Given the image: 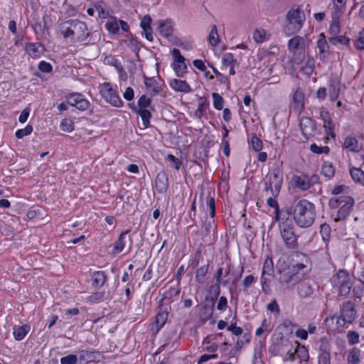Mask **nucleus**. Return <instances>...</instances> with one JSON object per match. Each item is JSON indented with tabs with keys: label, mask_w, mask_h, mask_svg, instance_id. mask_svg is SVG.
Instances as JSON below:
<instances>
[{
	"label": "nucleus",
	"mask_w": 364,
	"mask_h": 364,
	"mask_svg": "<svg viewBox=\"0 0 364 364\" xmlns=\"http://www.w3.org/2000/svg\"><path fill=\"white\" fill-rule=\"evenodd\" d=\"M33 127L30 124H28L25 128L18 129L15 133V136L17 139H22L23 136L31 134L33 132Z\"/></svg>",
	"instance_id": "57"
},
{
	"label": "nucleus",
	"mask_w": 364,
	"mask_h": 364,
	"mask_svg": "<svg viewBox=\"0 0 364 364\" xmlns=\"http://www.w3.org/2000/svg\"><path fill=\"white\" fill-rule=\"evenodd\" d=\"M288 48L289 51L292 52L294 54L299 52V54H301L304 56L305 49L304 39L299 36H296L291 38L289 40Z\"/></svg>",
	"instance_id": "15"
},
{
	"label": "nucleus",
	"mask_w": 364,
	"mask_h": 364,
	"mask_svg": "<svg viewBox=\"0 0 364 364\" xmlns=\"http://www.w3.org/2000/svg\"><path fill=\"white\" fill-rule=\"evenodd\" d=\"M360 350L356 347L353 348L347 357L348 364H359L360 362Z\"/></svg>",
	"instance_id": "35"
},
{
	"label": "nucleus",
	"mask_w": 364,
	"mask_h": 364,
	"mask_svg": "<svg viewBox=\"0 0 364 364\" xmlns=\"http://www.w3.org/2000/svg\"><path fill=\"white\" fill-rule=\"evenodd\" d=\"M287 20L289 24L293 26L294 30L295 31H299L302 26L300 9H296L289 11L287 14Z\"/></svg>",
	"instance_id": "16"
},
{
	"label": "nucleus",
	"mask_w": 364,
	"mask_h": 364,
	"mask_svg": "<svg viewBox=\"0 0 364 364\" xmlns=\"http://www.w3.org/2000/svg\"><path fill=\"white\" fill-rule=\"evenodd\" d=\"M321 38L317 41V47L319 50V59L322 62L327 60L329 55V46L325 38L323 33H321Z\"/></svg>",
	"instance_id": "20"
},
{
	"label": "nucleus",
	"mask_w": 364,
	"mask_h": 364,
	"mask_svg": "<svg viewBox=\"0 0 364 364\" xmlns=\"http://www.w3.org/2000/svg\"><path fill=\"white\" fill-rule=\"evenodd\" d=\"M293 218L297 226L306 228L312 225L316 218V208L313 203L301 199L292 208Z\"/></svg>",
	"instance_id": "2"
},
{
	"label": "nucleus",
	"mask_w": 364,
	"mask_h": 364,
	"mask_svg": "<svg viewBox=\"0 0 364 364\" xmlns=\"http://www.w3.org/2000/svg\"><path fill=\"white\" fill-rule=\"evenodd\" d=\"M181 293V288L179 287L178 282L176 287H170L168 290H166L163 294L162 298L160 302H162L164 300H168L169 302H171L172 300L178 296Z\"/></svg>",
	"instance_id": "30"
},
{
	"label": "nucleus",
	"mask_w": 364,
	"mask_h": 364,
	"mask_svg": "<svg viewBox=\"0 0 364 364\" xmlns=\"http://www.w3.org/2000/svg\"><path fill=\"white\" fill-rule=\"evenodd\" d=\"M31 330L29 324H23L21 326H14V337L16 341H21L28 334Z\"/></svg>",
	"instance_id": "28"
},
{
	"label": "nucleus",
	"mask_w": 364,
	"mask_h": 364,
	"mask_svg": "<svg viewBox=\"0 0 364 364\" xmlns=\"http://www.w3.org/2000/svg\"><path fill=\"white\" fill-rule=\"evenodd\" d=\"M341 16H338L337 14H333L332 22L329 27V33L333 36H336L340 32V22L339 18Z\"/></svg>",
	"instance_id": "40"
},
{
	"label": "nucleus",
	"mask_w": 364,
	"mask_h": 364,
	"mask_svg": "<svg viewBox=\"0 0 364 364\" xmlns=\"http://www.w3.org/2000/svg\"><path fill=\"white\" fill-rule=\"evenodd\" d=\"M212 97L213 100V107L215 109L218 110H221L223 107L224 100L223 98L217 92H213Z\"/></svg>",
	"instance_id": "55"
},
{
	"label": "nucleus",
	"mask_w": 364,
	"mask_h": 364,
	"mask_svg": "<svg viewBox=\"0 0 364 364\" xmlns=\"http://www.w3.org/2000/svg\"><path fill=\"white\" fill-rule=\"evenodd\" d=\"M151 102V100L147 97L145 95H142L138 100V107L139 110L146 109V108L149 107Z\"/></svg>",
	"instance_id": "59"
},
{
	"label": "nucleus",
	"mask_w": 364,
	"mask_h": 364,
	"mask_svg": "<svg viewBox=\"0 0 364 364\" xmlns=\"http://www.w3.org/2000/svg\"><path fill=\"white\" fill-rule=\"evenodd\" d=\"M296 344V348L294 353L301 361H308L309 351L304 346H301L297 341L294 342Z\"/></svg>",
	"instance_id": "34"
},
{
	"label": "nucleus",
	"mask_w": 364,
	"mask_h": 364,
	"mask_svg": "<svg viewBox=\"0 0 364 364\" xmlns=\"http://www.w3.org/2000/svg\"><path fill=\"white\" fill-rule=\"evenodd\" d=\"M350 173L352 179L355 183H360L364 180V172L358 168H351L350 169Z\"/></svg>",
	"instance_id": "44"
},
{
	"label": "nucleus",
	"mask_w": 364,
	"mask_h": 364,
	"mask_svg": "<svg viewBox=\"0 0 364 364\" xmlns=\"http://www.w3.org/2000/svg\"><path fill=\"white\" fill-rule=\"evenodd\" d=\"M257 281V279L252 274L246 276L242 281V291L245 294H249L248 289Z\"/></svg>",
	"instance_id": "47"
},
{
	"label": "nucleus",
	"mask_w": 364,
	"mask_h": 364,
	"mask_svg": "<svg viewBox=\"0 0 364 364\" xmlns=\"http://www.w3.org/2000/svg\"><path fill=\"white\" fill-rule=\"evenodd\" d=\"M328 41L332 45L341 44L342 46H348L350 44V38L345 36H334L328 38Z\"/></svg>",
	"instance_id": "42"
},
{
	"label": "nucleus",
	"mask_w": 364,
	"mask_h": 364,
	"mask_svg": "<svg viewBox=\"0 0 364 364\" xmlns=\"http://www.w3.org/2000/svg\"><path fill=\"white\" fill-rule=\"evenodd\" d=\"M282 183V164H277L272 171L266 176L264 191H270L272 197H277L279 194Z\"/></svg>",
	"instance_id": "6"
},
{
	"label": "nucleus",
	"mask_w": 364,
	"mask_h": 364,
	"mask_svg": "<svg viewBox=\"0 0 364 364\" xmlns=\"http://www.w3.org/2000/svg\"><path fill=\"white\" fill-rule=\"evenodd\" d=\"M208 41L209 43L213 46H216L218 45L219 36L217 31V27L215 25L213 26L208 36Z\"/></svg>",
	"instance_id": "50"
},
{
	"label": "nucleus",
	"mask_w": 364,
	"mask_h": 364,
	"mask_svg": "<svg viewBox=\"0 0 364 364\" xmlns=\"http://www.w3.org/2000/svg\"><path fill=\"white\" fill-rule=\"evenodd\" d=\"M288 343V340H282L281 344H279V343H274L269 347V352L273 355H277L280 353V351L282 350L281 346H287Z\"/></svg>",
	"instance_id": "52"
},
{
	"label": "nucleus",
	"mask_w": 364,
	"mask_h": 364,
	"mask_svg": "<svg viewBox=\"0 0 364 364\" xmlns=\"http://www.w3.org/2000/svg\"><path fill=\"white\" fill-rule=\"evenodd\" d=\"M171 55L173 58V62L172 64L173 68L176 73V75L179 77H184L187 73V65L186 64V59L181 55L180 50L178 48H173L171 50Z\"/></svg>",
	"instance_id": "10"
},
{
	"label": "nucleus",
	"mask_w": 364,
	"mask_h": 364,
	"mask_svg": "<svg viewBox=\"0 0 364 364\" xmlns=\"http://www.w3.org/2000/svg\"><path fill=\"white\" fill-rule=\"evenodd\" d=\"M209 269V263L203 265L196 270V281L200 284L205 282V276L208 274Z\"/></svg>",
	"instance_id": "38"
},
{
	"label": "nucleus",
	"mask_w": 364,
	"mask_h": 364,
	"mask_svg": "<svg viewBox=\"0 0 364 364\" xmlns=\"http://www.w3.org/2000/svg\"><path fill=\"white\" fill-rule=\"evenodd\" d=\"M77 104L76 105V108L80 111H85L87 109L90 107V102L86 100L82 95H80V97Z\"/></svg>",
	"instance_id": "60"
},
{
	"label": "nucleus",
	"mask_w": 364,
	"mask_h": 364,
	"mask_svg": "<svg viewBox=\"0 0 364 364\" xmlns=\"http://www.w3.org/2000/svg\"><path fill=\"white\" fill-rule=\"evenodd\" d=\"M300 255L304 257L301 262L278 268L277 281L285 289H293L311 271L309 258L301 253Z\"/></svg>",
	"instance_id": "1"
},
{
	"label": "nucleus",
	"mask_w": 364,
	"mask_h": 364,
	"mask_svg": "<svg viewBox=\"0 0 364 364\" xmlns=\"http://www.w3.org/2000/svg\"><path fill=\"white\" fill-rule=\"evenodd\" d=\"M343 148L353 152H358L362 149V146L359 144L355 136H348L344 139Z\"/></svg>",
	"instance_id": "22"
},
{
	"label": "nucleus",
	"mask_w": 364,
	"mask_h": 364,
	"mask_svg": "<svg viewBox=\"0 0 364 364\" xmlns=\"http://www.w3.org/2000/svg\"><path fill=\"white\" fill-rule=\"evenodd\" d=\"M60 33L65 38H71L74 42H83L90 36L87 24L78 19H69L60 26Z\"/></svg>",
	"instance_id": "3"
},
{
	"label": "nucleus",
	"mask_w": 364,
	"mask_h": 364,
	"mask_svg": "<svg viewBox=\"0 0 364 364\" xmlns=\"http://www.w3.org/2000/svg\"><path fill=\"white\" fill-rule=\"evenodd\" d=\"M355 200L349 196H341L332 198L328 201V207L331 209L338 208L337 213L333 217L335 222L345 220L353 210Z\"/></svg>",
	"instance_id": "5"
},
{
	"label": "nucleus",
	"mask_w": 364,
	"mask_h": 364,
	"mask_svg": "<svg viewBox=\"0 0 364 364\" xmlns=\"http://www.w3.org/2000/svg\"><path fill=\"white\" fill-rule=\"evenodd\" d=\"M320 233L323 240L326 242V247L327 248L328 244L331 239V228L326 224L323 223L320 227Z\"/></svg>",
	"instance_id": "43"
},
{
	"label": "nucleus",
	"mask_w": 364,
	"mask_h": 364,
	"mask_svg": "<svg viewBox=\"0 0 364 364\" xmlns=\"http://www.w3.org/2000/svg\"><path fill=\"white\" fill-rule=\"evenodd\" d=\"M294 186L302 191H306L310 188L309 183L307 180V176H294L292 178Z\"/></svg>",
	"instance_id": "31"
},
{
	"label": "nucleus",
	"mask_w": 364,
	"mask_h": 364,
	"mask_svg": "<svg viewBox=\"0 0 364 364\" xmlns=\"http://www.w3.org/2000/svg\"><path fill=\"white\" fill-rule=\"evenodd\" d=\"M262 274L273 277L274 276V263L272 257H267L263 263Z\"/></svg>",
	"instance_id": "33"
},
{
	"label": "nucleus",
	"mask_w": 364,
	"mask_h": 364,
	"mask_svg": "<svg viewBox=\"0 0 364 364\" xmlns=\"http://www.w3.org/2000/svg\"><path fill=\"white\" fill-rule=\"evenodd\" d=\"M321 174L330 179L332 178L335 175V168L332 163L329 161H325L321 166Z\"/></svg>",
	"instance_id": "36"
},
{
	"label": "nucleus",
	"mask_w": 364,
	"mask_h": 364,
	"mask_svg": "<svg viewBox=\"0 0 364 364\" xmlns=\"http://www.w3.org/2000/svg\"><path fill=\"white\" fill-rule=\"evenodd\" d=\"M330 350L329 343L324 339H321L318 347V364H331Z\"/></svg>",
	"instance_id": "14"
},
{
	"label": "nucleus",
	"mask_w": 364,
	"mask_h": 364,
	"mask_svg": "<svg viewBox=\"0 0 364 364\" xmlns=\"http://www.w3.org/2000/svg\"><path fill=\"white\" fill-rule=\"evenodd\" d=\"M250 143L252 144V149L255 151H259L263 146L262 141L260 139H259L255 134H252L250 139Z\"/></svg>",
	"instance_id": "56"
},
{
	"label": "nucleus",
	"mask_w": 364,
	"mask_h": 364,
	"mask_svg": "<svg viewBox=\"0 0 364 364\" xmlns=\"http://www.w3.org/2000/svg\"><path fill=\"white\" fill-rule=\"evenodd\" d=\"M320 118L323 122V127L326 134L331 136V137L335 138L334 125L331 121L330 113L328 111L321 109L320 111Z\"/></svg>",
	"instance_id": "18"
},
{
	"label": "nucleus",
	"mask_w": 364,
	"mask_h": 364,
	"mask_svg": "<svg viewBox=\"0 0 364 364\" xmlns=\"http://www.w3.org/2000/svg\"><path fill=\"white\" fill-rule=\"evenodd\" d=\"M208 294L210 296V300L207 301L203 306V308L205 311L203 313L205 317L203 318H208L212 315L215 302L220 294V283L215 282V283L209 287Z\"/></svg>",
	"instance_id": "9"
},
{
	"label": "nucleus",
	"mask_w": 364,
	"mask_h": 364,
	"mask_svg": "<svg viewBox=\"0 0 364 364\" xmlns=\"http://www.w3.org/2000/svg\"><path fill=\"white\" fill-rule=\"evenodd\" d=\"M107 281V275L103 271H95L92 275V284L95 288L102 287Z\"/></svg>",
	"instance_id": "26"
},
{
	"label": "nucleus",
	"mask_w": 364,
	"mask_h": 364,
	"mask_svg": "<svg viewBox=\"0 0 364 364\" xmlns=\"http://www.w3.org/2000/svg\"><path fill=\"white\" fill-rule=\"evenodd\" d=\"M303 135L309 139L314 136L316 130V122L309 117H303L299 123Z\"/></svg>",
	"instance_id": "13"
},
{
	"label": "nucleus",
	"mask_w": 364,
	"mask_h": 364,
	"mask_svg": "<svg viewBox=\"0 0 364 364\" xmlns=\"http://www.w3.org/2000/svg\"><path fill=\"white\" fill-rule=\"evenodd\" d=\"M274 325L271 320H263L261 326H259L255 332L256 336H260L263 333H269L272 331Z\"/></svg>",
	"instance_id": "41"
},
{
	"label": "nucleus",
	"mask_w": 364,
	"mask_h": 364,
	"mask_svg": "<svg viewBox=\"0 0 364 364\" xmlns=\"http://www.w3.org/2000/svg\"><path fill=\"white\" fill-rule=\"evenodd\" d=\"M100 93L102 97L108 103L116 107L123 106V102L118 95L117 91L113 89L108 82L100 85Z\"/></svg>",
	"instance_id": "8"
},
{
	"label": "nucleus",
	"mask_w": 364,
	"mask_h": 364,
	"mask_svg": "<svg viewBox=\"0 0 364 364\" xmlns=\"http://www.w3.org/2000/svg\"><path fill=\"white\" fill-rule=\"evenodd\" d=\"M105 296V291H96L87 297V301L91 303H95L102 301Z\"/></svg>",
	"instance_id": "63"
},
{
	"label": "nucleus",
	"mask_w": 364,
	"mask_h": 364,
	"mask_svg": "<svg viewBox=\"0 0 364 364\" xmlns=\"http://www.w3.org/2000/svg\"><path fill=\"white\" fill-rule=\"evenodd\" d=\"M105 28L109 33L117 34L119 31V21L117 22L115 19L113 21H108L105 23Z\"/></svg>",
	"instance_id": "54"
},
{
	"label": "nucleus",
	"mask_w": 364,
	"mask_h": 364,
	"mask_svg": "<svg viewBox=\"0 0 364 364\" xmlns=\"http://www.w3.org/2000/svg\"><path fill=\"white\" fill-rule=\"evenodd\" d=\"M74 127V123L70 119L65 118L60 122V129L64 132H71Z\"/></svg>",
	"instance_id": "53"
},
{
	"label": "nucleus",
	"mask_w": 364,
	"mask_h": 364,
	"mask_svg": "<svg viewBox=\"0 0 364 364\" xmlns=\"http://www.w3.org/2000/svg\"><path fill=\"white\" fill-rule=\"evenodd\" d=\"M357 311L355 304L353 301H348L341 307V316L337 318H355L356 317Z\"/></svg>",
	"instance_id": "17"
},
{
	"label": "nucleus",
	"mask_w": 364,
	"mask_h": 364,
	"mask_svg": "<svg viewBox=\"0 0 364 364\" xmlns=\"http://www.w3.org/2000/svg\"><path fill=\"white\" fill-rule=\"evenodd\" d=\"M25 50L33 58H37L44 50V46L41 43H27Z\"/></svg>",
	"instance_id": "21"
},
{
	"label": "nucleus",
	"mask_w": 364,
	"mask_h": 364,
	"mask_svg": "<svg viewBox=\"0 0 364 364\" xmlns=\"http://www.w3.org/2000/svg\"><path fill=\"white\" fill-rule=\"evenodd\" d=\"M138 114L140 115L142 119V124L145 128L148 127L150 124V118L151 114L148 109L139 110Z\"/></svg>",
	"instance_id": "51"
},
{
	"label": "nucleus",
	"mask_w": 364,
	"mask_h": 364,
	"mask_svg": "<svg viewBox=\"0 0 364 364\" xmlns=\"http://www.w3.org/2000/svg\"><path fill=\"white\" fill-rule=\"evenodd\" d=\"M353 277L357 284L353 288V295L355 299L361 298L364 294V266L353 272Z\"/></svg>",
	"instance_id": "11"
},
{
	"label": "nucleus",
	"mask_w": 364,
	"mask_h": 364,
	"mask_svg": "<svg viewBox=\"0 0 364 364\" xmlns=\"http://www.w3.org/2000/svg\"><path fill=\"white\" fill-rule=\"evenodd\" d=\"M335 11L333 14L341 16L346 9V0H332Z\"/></svg>",
	"instance_id": "48"
},
{
	"label": "nucleus",
	"mask_w": 364,
	"mask_h": 364,
	"mask_svg": "<svg viewBox=\"0 0 364 364\" xmlns=\"http://www.w3.org/2000/svg\"><path fill=\"white\" fill-rule=\"evenodd\" d=\"M128 233L129 230H125L121 232L117 240L114 244V247L112 252V255L116 256L124 250L125 246V238Z\"/></svg>",
	"instance_id": "25"
},
{
	"label": "nucleus",
	"mask_w": 364,
	"mask_h": 364,
	"mask_svg": "<svg viewBox=\"0 0 364 364\" xmlns=\"http://www.w3.org/2000/svg\"><path fill=\"white\" fill-rule=\"evenodd\" d=\"M38 69L43 73H50L53 71V66L50 63L41 60L38 65Z\"/></svg>",
	"instance_id": "62"
},
{
	"label": "nucleus",
	"mask_w": 364,
	"mask_h": 364,
	"mask_svg": "<svg viewBox=\"0 0 364 364\" xmlns=\"http://www.w3.org/2000/svg\"><path fill=\"white\" fill-rule=\"evenodd\" d=\"M171 306L168 304H160L159 306V312L155 318H168Z\"/></svg>",
	"instance_id": "49"
},
{
	"label": "nucleus",
	"mask_w": 364,
	"mask_h": 364,
	"mask_svg": "<svg viewBox=\"0 0 364 364\" xmlns=\"http://www.w3.org/2000/svg\"><path fill=\"white\" fill-rule=\"evenodd\" d=\"M159 31L162 36L166 38L169 37L173 31L171 21L170 20L160 21Z\"/></svg>",
	"instance_id": "27"
},
{
	"label": "nucleus",
	"mask_w": 364,
	"mask_h": 364,
	"mask_svg": "<svg viewBox=\"0 0 364 364\" xmlns=\"http://www.w3.org/2000/svg\"><path fill=\"white\" fill-rule=\"evenodd\" d=\"M80 93L73 92L70 93L65 97L66 102L68 105L73 107H76L79 100Z\"/></svg>",
	"instance_id": "61"
},
{
	"label": "nucleus",
	"mask_w": 364,
	"mask_h": 364,
	"mask_svg": "<svg viewBox=\"0 0 364 364\" xmlns=\"http://www.w3.org/2000/svg\"><path fill=\"white\" fill-rule=\"evenodd\" d=\"M293 101L296 107H303L304 101V95L300 89H297L293 95Z\"/></svg>",
	"instance_id": "45"
},
{
	"label": "nucleus",
	"mask_w": 364,
	"mask_h": 364,
	"mask_svg": "<svg viewBox=\"0 0 364 364\" xmlns=\"http://www.w3.org/2000/svg\"><path fill=\"white\" fill-rule=\"evenodd\" d=\"M279 231L282 240L287 249L295 250L298 248V237L294 232V228L291 220L287 219L286 221H283L279 225Z\"/></svg>",
	"instance_id": "7"
},
{
	"label": "nucleus",
	"mask_w": 364,
	"mask_h": 364,
	"mask_svg": "<svg viewBox=\"0 0 364 364\" xmlns=\"http://www.w3.org/2000/svg\"><path fill=\"white\" fill-rule=\"evenodd\" d=\"M260 283L262 292L265 294H270L272 292L270 287L271 279L267 276V274H261Z\"/></svg>",
	"instance_id": "37"
},
{
	"label": "nucleus",
	"mask_w": 364,
	"mask_h": 364,
	"mask_svg": "<svg viewBox=\"0 0 364 364\" xmlns=\"http://www.w3.org/2000/svg\"><path fill=\"white\" fill-rule=\"evenodd\" d=\"M264 348V343L262 341H259L255 344L254 355L252 360V364H263L262 360V353Z\"/></svg>",
	"instance_id": "32"
},
{
	"label": "nucleus",
	"mask_w": 364,
	"mask_h": 364,
	"mask_svg": "<svg viewBox=\"0 0 364 364\" xmlns=\"http://www.w3.org/2000/svg\"><path fill=\"white\" fill-rule=\"evenodd\" d=\"M315 68V60L313 58L309 57L304 66L301 67V72L308 76H310Z\"/></svg>",
	"instance_id": "39"
},
{
	"label": "nucleus",
	"mask_w": 364,
	"mask_h": 364,
	"mask_svg": "<svg viewBox=\"0 0 364 364\" xmlns=\"http://www.w3.org/2000/svg\"><path fill=\"white\" fill-rule=\"evenodd\" d=\"M107 63L114 66L118 72L124 73V68L118 59L113 56H109L107 58Z\"/></svg>",
	"instance_id": "64"
},
{
	"label": "nucleus",
	"mask_w": 364,
	"mask_h": 364,
	"mask_svg": "<svg viewBox=\"0 0 364 364\" xmlns=\"http://www.w3.org/2000/svg\"><path fill=\"white\" fill-rule=\"evenodd\" d=\"M143 77L145 87L149 91L151 96L153 97L159 94L160 87L158 82L154 77H148L145 75H144Z\"/></svg>",
	"instance_id": "23"
},
{
	"label": "nucleus",
	"mask_w": 364,
	"mask_h": 364,
	"mask_svg": "<svg viewBox=\"0 0 364 364\" xmlns=\"http://www.w3.org/2000/svg\"><path fill=\"white\" fill-rule=\"evenodd\" d=\"M318 288L317 283L314 280L304 279L299 283L297 291L300 297L306 299L311 297Z\"/></svg>",
	"instance_id": "12"
},
{
	"label": "nucleus",
	"mask_w": 364,
	"mask_h": 364,
	"mask_svg": "<svg viewBox=\"0 0 364 364\" xmlns=\"http://www.w3.org/2000/svg\"><path fill=\"white\" fill-rule=\"evenodd\" d=\"M171 87L176 92H190L191 88L185 80L173 79L170 82Z\"/></svg>",
	"instance_id": "24"
},
{
	"label": "nucleus",
	"mask_w": 364,
	"mask_h": 364,
	"mask_svg": "<svg viewBox=\"0 0 364 364\" xmlns=\"http://www.w3.org/2000/svg\"><path fill=\"white\" fill-rule=\"evenodd\" d=\"M333 290L338 296L347 298L353 291V281L350 273L343 269H338L330 279Z\"/></svg>",
	"instance_id": "4"
},
{
	"label": "nucleus",
	"mask_w": 364,
	"mask_h": 364,
	"mask_svg": "<svg viewBox=\"0 0 364 364\" xmlns=\"http://www.w3.org/2000/svg\"><path fill=\"white\" fill-rule=\"evenodd\" d=\"M329 97L331 101H335L340 92V82L337 79H331L328 88Z\"/></svg>",
	"instance_id": "29"
},
{
	"label": "nucleus",
	"mask_w": 364,
	"mask_h": 364,
	"mask_svg": "<svg viewBox=\"0 0 364 364\" xmlns=\"http://www.w3.org/2000/svg\"><path fill=\"white\" fill-rule=\"evenodd\" d=\"M216 224L215 223L214 218L210 220H205L203 223V229L205 232V235H209L211 230H213V232L216 230Z\"/></svg>",
	"instance_id": "46"
},
{
	"label": "nucleus",
	"mask_w": 364,
	"mask_h": 364,
	"mask_svg": "<svg viewBox=\"0 0 364 364\" xmlns=\"http://www.w3.org/2000/svg\"><path fill=\"white\" fill-rule=\"evenodd\" d=\"M222 63L225 66L235 65L237 63L233 55L231 53H225L222 58Z\"/></svg>",
	"instance_id": "58"
},
{
	"label": "nucleus",
	"mask_w": 364,
	"mask_h": 364,
	"mask_svg": "<svg viewBox=\"0 0 364 364\" xmlns=\"http://www.w3.org/2000/svg\"><path fill=\"white\" fill-rule=\"evenodd\" d=\"M156 188L159 193H164L168 188V178L166 173L164 171L158 173L155 180Z\"/></svg>",
	"instance_id": "19"
}]
</instances>
